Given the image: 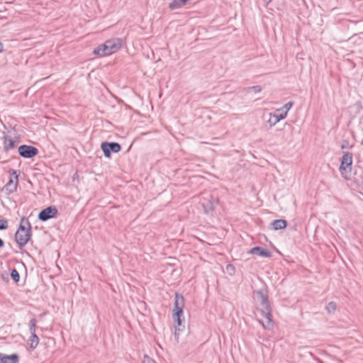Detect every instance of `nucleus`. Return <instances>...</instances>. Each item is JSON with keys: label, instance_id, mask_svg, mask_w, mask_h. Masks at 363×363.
Returning a JSON list of instances; mask_svg holds the SVG:
<instances>
[{"label": "nucleus", "instance_id": "20", "mask_svg": "<svg viewBox=\"0 0 363 363\" xmlns=\"http://www.w3.org/2000/svg\"><path fill=\"white\" fill-rule=\"evenodd\" d=\"M326 310L329 313H334L336 310V303L334 302H330L326 306Z\"/></svg>", "mask_w": 363, "mask_h": 363}, {"label": "nucleus", "instance_id": "26", "mask_svg": "<svg viewBox=\"0 0 363 363\" xmlns=\"http://www.w3.org/2000/svg\"><path fill=\"white\" fill-rule=\"evenodd\" d=\"M189 0H179V4L182 5V6H183L184 5L186 4V3Z\"/></svg>", "mask_w": 363, "mask_h": 363}, {"label": "nucleus", "instance_id": "2", "mask_svg": "<svg viewBox=\"0 0 363 363\" xmlns=\"http://www.w3.org/2000/svg\"><path fill=\"white\" fill-rule=\"evenodd\" d=\"M121 48V40L115 38L106 40L103 45L95 48L93 53L101 57L110 55L117 52Z\"/></svg>", "mask_w": 363, "mask_h": 363}, {"label": "nucleus", "instance_id": "12", "mask_svg": "<svg viewBox=\"0 0 363 363\" xmlns=\"http://www.w3.org/2000/svg\"><path fill=\"white\" fill-rule=\"evenodd\" d=\"M250 253L252 255H257L262 257H270L272 256V253L269 250L260 247H255L252 248L250 250Z\"/></svg>", "mask_w": 363, "mask_h": 363}, {"label": "nucleus", "instance_id": "24", "mask_svg": "<svg viewBox=\"0 0 363 363\" xmlns=\"http://www.w3.org/2000/svg\"><path fill=\"white\" fill-rule=\"evenodd\" d=\"M8 228V222L6 220H0V230H5Z\"/></svg>", "mask_w": 363, "mask_h": 363}, {"label": "nucleus", "instance_id": "3", "mask_svg": "<svg viewBox=\"0 0 363 363\" xmlns=\"http://www.w3.org/2000/svg\"><path fill=\"white\" fill-rule=\"evenodd\" d=\"M30 224L24 218H21L19 228L15 234V240L20 247L25 246L30 238Z\"/></svg>", "mask_w": 363, "mask_h": 363}, {"label": "nucleus", "instance_id": "27", "mask_svg": "<svg viewBox=\"0 0 363 363\" xmlns=\"http://www.w3.org/2000/svg\"><path fill=\"white\" fill-rule=\"evenodd\" d=\"M263 1L265 3L266 6H267L272 1V0H263Z\"/></svg>", "mask_w": 363, "mask_h": 363}, {"label": "nucleus", "instance_id": "17", "mask_svg": "<svg viewBox=\"0 0 363 363\" xmlns=\"http://www.w3.org/2000/svg\"><path fill=\"white\" fill-rule=\"evenodd\" d=\"M182 315H175V313H174L173 316L174 318V321L177 323V325H175V336L177 335V331H179L180 329L179 327L182 325V320L181 316Z\"/></svg>", "mask_w": 363, "mask_h": 363}, {"label": "nucleus", "instance_id": "32", "mask_svg": "<svg viewBox=\"0 0 363 363\" xmlns=\"http://www.w3.org/2000/svg\"><path fill=\"white\" fill-rule=\"evenodd\" d=\"M346 147V145H342V148H345Z\"/></svg>", "mask_w": 363, "mask_h": 363}, {"label": "nucleus", "instance_id": "23", "mask_svg": "<svg viewBox=\"0 0 363 363\" xmlns=\"http://www.w3.org/2000/svg\"><path fill=\"white\" fill-rule=\"evenodd\" d=\"M262 91V88L260 86H252V87H250L248 89V91H253L254 93L257 94V93H259L260 91Z\"/></svg>", "mask_w": 363, "mask_h": 363}, {"label": "nucleus", "instance_id": "16", "mask_svg": "<svg viewBox=\"0 0 363 363\" xmlns=\"http://www.w3.org/2000/svg\"><path fill=\"white\" fill-rule=\"evenodd\" d=\"M294 103L292 101H289L284 104V106L280 108L277 109V112L279 113H286V116H287L288 111L291 108Z\"/></svg>", "mask_w": 363, "mask_h": 363}, {"label": "nucleus", "instance_id": "9", "mask_svg": "<svg viewBox=\"0 0 363 363\" xmlns=\"http://www.w3.org/2000/svg\"><path fill=\"white\" fill-rule=\"evenodd\" d=\"M12 174L15 175V179L13 180L11 179L4 188V190L8 194L13 193L16 189L18 185V175L16 174V172L13 171Z\"/></svg>", "mask_w": 363, "mask_h": 363}, {"label": "nucleus", "instance_id": "6", "mask_svg": "<svg viewBox=\"0 0 363 363\" xmlns=\"http://www.w3.org/2000/svg\"><path fill=\"white\" fill-rule=\"evenodd\" d=\"M37 148L29 145H21L18 147L19 155L25 158H32L38 154Z\"/></svg>", "mask_w": 363, "mask_h": 363}, {"label": "nucleus", "instance_id": "1", "mask_svg": "<svg viewBox=\"0 0 363 363\" xmlns=\"http://www.w3.org/2000/svg\"><path fill=\"white\" fill-rule=\"evenodd\" d=\"M255 299L259 303V311L262 315L259 323L264 329L272 330L274 323L272 319V309L268 301L267 292L265 289H260L255 293Z\"/></svg>", "mask_w": 363, "mask_h": 363}, {"label": "nucleus", "instance_id": "21", "mask_svg": "<svg viewBox=\"0 0 363 363\" xmlns=\"http://www.w3.org/2000/svg\"><path fill=\"white\" fill-rule=\"evenodd\" d=\"M182 7V5L179 4V0H173L172 2H171L169 4V8L172 10L176 9L178 8Z\"/></svg>", "mask_w": 363, "mask_h": 363}, {"label": "nucleus", "instance_id": "30", "mask_svg": "<svg viewBox=\"0 0 363 363\" xmlns=\"http://www.w3.org/2000/svg\"><path fill=\"white\" fill-rule=\"evenodd\" d=\"M228 268H232V266L231 265H228L227 266V269H228Z\"/></svg>", "mask_w": 363, "mask_h": 363}, {"label": "nucleus", "instance_id": "29", "mask_svg": "<svg viewBox=\"0 0 363 363\" xmlns=\"http://www.w3.org/2000/svg\"><path fill=\"white\" fill-rule=\"evenodd\" d=\"M3 50V44L0 42V52Z\"/></svg>", "mask_w": 363, "mask_h": 363}, {"label": "nucleus", "instance_id": "18", "mask_svg": "<svg viewBox=\"0 0 363 363\" xmlns=\"http://www.w3.org/2000/svg\"><path fill=\"white\" fill-rule=\"evenodd\" d=\"M37 320L35 318H32L28 323L29 332L30 334L35 333Z\"/></svg>", "mask_w": 363, "mask_h": 363}, {"label": "nucleus", "instance_id": "15", "mask_svg": "<svg viewBox=\"0 0 363 363\" xmlns=\"http://www.w3.org/2000/svg\"><path fill=\"white\" fill-rule=\"evenodd\" d=\"M39 337L35 333L30 334V337L28 339L30 347L32 350L35 349L39 344Z\"/></svg>", "mask_w": 363, "mask_h": 363}, {"label": "nucleus", "instance_id": "19", "mask_svg": "<svg viewBox=\"0 0 363 363\" xmlns=\"http://www.w3.org/2000/svg\"><path fill=\"white\" fill-rule=\"evenodd\" d=\"M15 147V142L11 138H6L4 141V147L6 150Z\"/></svg>", "mask_w": 363, "mask_h": 363}, {"label": "nucleus", "instance_id": "31", "mask_svg": "<svg viewBox=\"0 0 363 363\" xmlns=\"http://www.w3.org/2000/svg\"><path fill=\"white\" fill-rule=\"evenodd\" d=\"M346 147V145H342V148H345Z\"/></svg>", "mask_w": 363, "mask_h": 363}, {"label": "nucleus", "instance_id": "8", "mask_svg": "<svg viewBox=\"0 0 363 363\" xmlns=\"http://www.w3.org/2000/svg\"><path fill=\"white\" fill-rule=\"evenodd\" d=\"M184 306V299L182 295L176 294L174 301V312L175 315H182L183 308Z\"/></svg>", "mask_w": 363, "mask_h": 363}, {"label": "nucleus", "instance_id": "5", "mask_svg": "<svg viewBox=\"0 0 363 363\" xmlns=\"http://www.w3.org/2000/svg\"><path fill=\"white\" fill-rule=\"evenodd\" d=\"M352 163V154L348 152H345L343 153L341 164L340 167V171L341 174L344 176L345 172H350L351 165Z\"/></svg>", "mask_w": 363, "mask_h": 363}, {"label": "nucleus", "instance_id": "7", "mask_svg": "<svg viewBox=\"0 0 363 363\" xmlns=\"http://www.w3.org/2000/svg\"><path fill=\"white\" fill-rule=\"evenodd\" d=\"M57 214V208L54 206H50L40 212L38 218L42 221H46L50 218H55Z\"/></svg>", "mask_w": 363, "mask_h": 363}, {"label": "nucleus", "instance_id": "4", "mask_svg": "<svg viewBox=\"0 0 363 363\" xmlns=\"http://www.w3.org/2000/svg\"><path fill=\"white\" fill-rule=\"evenodd\" d=\"M101 148L104 152L105 157L108 158L111 157V152L117 153L121 150V147L118 143L108 142H103L101 144Z\"/></svg>", "mask_w": 363, "mask_h": 363}, {"label": "nucleus", "instance_id": "28", "mask_svg": "<svg viewBox=\"0 0 363 363\" xmlns=\"http://www.w3.org/2000/svg\"><path fill=\"white\" fill-rule=\"evenodd\" d=\"M4 246V241L0 238V248Z\"/></svg>", "mask_w": 363, "mask_h": 363}, {"label": "nucleus", "instance_id": "22", "mask_svg": "<svg viewBox=\"0 0 363 363\" xmlns=\"http://www.w3.org/2000/svg\"><path fill=\"white\" fill-rule=\"evenodd\" d=\"M11 276L12 279L15 281V282H18L19 281L20 276H19L18 272L16 269H13L11 271Z\"/></svg>", "mask_w": 363, "mask_h": 363}, {"label": "nucleus", "instance_id": "10", "mask_svg": "<svg viewBox=\"0 0 363 363\" xmlns=\"http://www.w3.org/2000/svg\"><path fill=\"white\" fill-rule=\"evenodd\" d=\"M218 203L217 197L211 196V200L207 203H203V207L206 213H210L214 210L216 205Z\"/></svg>", "mask_w": 363, "mask_h": 363}, {"label": "nucleus", "instance_id": "14", "mask_svg": "<svg viewBox=\"0 0 363 363\" xmlns=\"http://www.w3.org/2000/svg\"><path fill=\"white\" fill-rule=\"evenodd\" d=\"M287 223L284 219L275 220L271 223V225L274 230H281L286 227Z\"/></svg>", "mask_w": 363, "mask_h": 363}, {"label": "nucleus", "instance_id": "25", "mask_svg": "<svg viewBox=\"0 0 363 363\" xmlns=\"http://www.w3.org/2000/svg\"><path fill=\"white\" fill-rule=\"evenodd\" d=\"M143 363H155V361L150 357L145 355L144 357Z\"/></svg>", "mask_w": 363, "mask_h": 363}, {"label": "nucleus", "instance_id": "13", "mask_svg": "<svg viewBox=\"0 0 363 363\" xmlns=\"http://www.w3.org/2000/svg\"><path fill=\"white\" fill-rule=\"evenodd\" d=\"M0 363H18V356L16 354L6 355L0 353Z\"/></svg>", "mask_w": 363, "mask_h": 363}, {"label": "nucleus", "instance_id": "11", "mask_svg": "<svg viewBox=\"0 0 363 363\" xmlns=\"http://www.w3.org/2000/svg\"><path fill=\"white\" fill-rule=\"evenodd\" d=\"M270 118L268 122L270 123V126H273L277 124L279 121L282 119H284L286 116V113H277V111L274 113H269Z\"/></svg>", "mask_w": 363, "mask_h": 363}]
</instances>
